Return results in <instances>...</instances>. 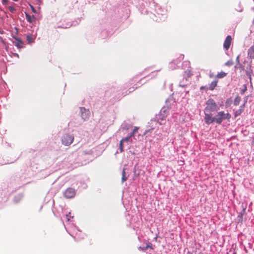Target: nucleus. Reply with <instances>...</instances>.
<instances>
[{
  "instance_id": "nucleus-35",
  "label": "nucleus",
  "mask_w": 254,
  "mask_h": 254,
  "mask_svg": "<svg viewBox=\"0 0 254 254\" xmlns=\"http://www.w3.org/2000/svg\"><path fill=\"white\" fill-rule=\"evenodd\" d=\"M0 33L2 34V32L0 31Z\"/></svg>"
},
{
  "instance_id": "nucleus-19",
  "label": "nucleus",
  "mask_w": 254,
  "mask_h": 254,
  "mask_svg": "<svg viewBox=\"0 0 254 254\" xmlns=\"http://www.w3.org/2000/svg\"><path fill=\"white\" fill-rule=\"evenodd\" d=\"M233 64V62L232 60L228 61L225 64V65L226 66H231Z\"/></svg>"
},
{
  "instance_id": "nucleus-14",
  "label": "nucleus",
  "mask_w": 254,
  "mask_h": 254,
  "mask_svg": "<svg viewBox=\"0 0 254 254\" xmlns=\"http://www.w3.org/2000/svg\"><path fill=\"white\" fill-rule=\"evenodd\" d=\"M227 73H225L223 71H221L217 74L216 77L218 78H222L226 76L227 75Z\"/></svg>"
},
{
  "instance_id": "nucleus-11",
  "label": "nucleus",
  "mask_w": 254,
  "mask_h": 254,
  "mask_svg": "<svg viewBox=\"0 0 254 254\" xmlns=\"http://www.w3.org/2000/svg\"><path fill=\"white\" fill-rule=\"evenodd\" d=\"M218 81L217 80H215L212 81L210 84L209 88L211 90H213L215 87H216L217 85Z\"/></svg>"
},
{
  "instance_id": "nucleus-4",
  "label": "nucleus",
  "mask_w": 254,
  "mask_h": 254,
  "mask_svg": "<svg viewBox=\"0 0 254 254\" xmlns=\"http://www.w3.org/2000/svg\"><path fill=\"white\" fill-rule=\"evenodd\" d=\"M75 193L76 192L74 189L69 188L64 191V195L66 198H71L74 197Z\"/></svg>"
},
{
  "instance_id": "nucleus-34",
  "label": "nucleus",
  "mask_w": 254,
  "mask_h": 254,
  "mask_svg": "<svg viewBox=\"0 0 254 254\" xmlns=\"http://www.w3.org/2000/svg\"><path fill=\"white\" fill-rule=\"evenodd\" d=\"M237 60H239V57H237Z\"/></svg>"
},
{
  "instance_id": "nucleus-24",
  "label": "nucleus",
  "mask_w": 254,
  "mask_h": 254,
  "mask_svg": "<svg viewBox=\"0 0 254 254\" xmlns=\"http://www.w3.org/2000/svg\"><path fill=\"white\" fill-rule=\"evenodd\" d=\"M150 245H151V244H147V245H146V247H143V248L142 249V250H143V251L146 250L148 249V248H150V247H151L150 246Z\"/></svg>"
},
{
  "instance_id": "nucleus-20",
  "label": "nucleus",
  "mask_w": 254,
  "mask_h": 254,
  "mask_svg": "<svg viewBox=\"0 0 254 254\" xmlns=\"http://www.w3.org/2000/svg\"><path fill=\"white\" fill-rule=\"evenodd\" d=\"M130 139V137L127 136L126 137L123 138L120 141H122V143H123V142L128 141Z\"/></svg>"
},
{
  "instance_id": "nucleus-13",
  "label": "nucleus",
  "mask_w": 254,
  "mask_h": 254,
  "mask_svg": "<svg viewBox=\"0 0 254 254\" xmlns=\"http://www.w3.org/2000/svg\"><path fill=\"white\" fill-rule=\"evenodd\" d=\"M122 181L123 183V182L126 181L128 178V176L126 175L125 169H124L122 171Z\"/></svg>"
},
{
  "instance_id": "nucleus-26",
  "label": "nucleus",
  "mask_w": 254,
  "mask_h": 254,
  "mask_svg": "<svg viewBox=\"0 0 254 254\" xmlns=\"http://www.w3.org/2000/svg\"><path fill=\"white\" fill-rule=\"evenodd\" d=\"M135 133L133 132H131L129 135L128 136L129 137H130V138H131V137L133 136L134 135Z\"/></svg>"
},
{
  "instance_id": "nucleus-22",
  "label": "nucleus",
  "mask_w": 254,
  "mask_h": 254,
  "mask_svg": "<svg viewBox=\"0 0 254 254\" xmlns=\"http://www.w3.org/2000/svg\"><path fill=\"white\" fill-rule=\"evenodd\" d=\"M22 44H20V43H17L16 44H15V46L18 48V49H21L22 48Z\"/></svg>"
},
{
  "instance_id": "nucleus-3",
  "label": "nucleus",
  "mask_w": 254,
  "mask_h": 254,
  "mask_svg": "<svg viewBox=\"0 0 254 254\" xmlns=\"http://www.w3.org/2000/svg\"><path fill=\"white\" fill-rule=\"evenodd\" d=\"M74 137L72 135L68 134H65L62 137V143L66 146L70 145L73 141Z\"/></svg>"
},
{
  "instance_id": "nucleus-28",
  "label": "nucleus",
  "mask_w": 254,
  "mask_h": 254,
  "mask_svg": "<svg viewBox=\"0 0 254 254\" xmlns=\"http://www.w3.org/2000/svg\"><path fill=\"white\" fill-rule=\"evenodd\" d=\"M247 90V88L246 87H245V88L243 90H242V92H241V94H244V93L245 92V91Z\"/></svg>"
},
{
  "instance_id": "nucleus-23",
  "label": "nucleus",
  "mask_w": 254,
  "mask_h": 254,
  "mask_svg": "<svg viewBox=\"0 0 254 254\" xmlns=\"http://www.w3.org/2000/svg\"><path fill=\"white\" fill-rule=\"evenodd\" d=\"M14 38L17 41V43H20L21 44H23L22 41L20 39L17 38L16 37H14Z\"/></svg>"
},
{
  "instance_id": "nucleus-5",
  "label": "nucleus",
  "mask_w": 254,
  "mask_h": 254,
  "mask_svg": "<svg viewBox=\"0 0 254 254\" xmlns=\"http://www.w3.org/2000/svg\"><path fill=\"white\" fill-rule=\"evenodd\" d=\"M80 111L81 113V117L84 121L88 119L90 116V112L88 110H86L84 107L80 108Z\"/></svg>"
},
{
  "instance_id": "nucleus-8",
  "label": "nucleus",
  "mask_w": 254,
  "mask_h": 254,
  "mask_svg": "<svg viewBox=\"0 0 254 254\" xmlns=\"http://www.w3.org/2000/svg\"><path fill=\"white\" fill-rule=\"evenodd\" d=\"M244 108H245V104L241 105L240 107V108L238 110H237L236 111H235V112L234 113V117L236 118L237 116H240L242 113V112L244 111Z\"/></svg>"
},
{
  "instance_id": "nucleus-16",
  "label": "nucleus",
  "mask_w": 254,
  "mask_h": 254,
  "mask_svg": "<svg viewBox=\"0 0 254 254\" xmlns=\"http://www.w3.org/2000/svg\"><path fill=\"white\" fill-rule=\"evenodd\" d=\"M26 20L28 22L31 23L32 22L33 18H34V16H31L29 14L26 13Z\"/></svg>"
},
{
  "instance_id": "nucleus-1",
  "label": "nucleus",
  "mask_w": 254,
  "mask_h": 254,
  "mask_svg": "<svg viewBox=\"0 0 254 254\" xmlns=\"http://www.w3.org/2000/svg\"><path fill=\"white\" fill-rule=\"evenodd\" d=\"M231 118V115L228 111L225 112L224 111H221L217 112L215 116H213L212 114H206L204 120L205 123L208 125L213 123H215L219 125L225 120L229 121Z\"/></svg>"
},
{
  "instance_id": "nucleus-30",
  "label": "nucleus",
  "mask_w": 254,
  "mask_h": 254,
  "mask_svg": "<svg viewBox=\"0 0 254 254\" xmlns=\"http://www.w3.org/2000/svg\"><path fill=\"white\" fill-rule=\"evenodd\" d=\"M184 55H181L180 57V59H181V60L184 59Z\"/></svg>"
},
{
  "instance_id": "nucleus-27",
  "label": "nucleus",
  "mask_w": 254,
  "mask_h": 254,
  "mask_svg": "<svg viewBox=\"0 0 254 254\" xmlns=\"http://www.w3.org/2000/svg\"><path fill=\"white\" fill-rule=\"evenodd\" d=\"M3 4H6L8 2V0H2Z\"/></svg>"
},
{
  "instance_id": "nucleus-10",
  "label": "nucleus",
  "mask_w": 254,
  "mask_h": 254,
  "mask_svg": "<svg viewBox=\"0 0 254 254\" xmlns=\"http://www.w3.org/2000/svg\"><path fill=\"white\" fill-rule=\"evenodd\" d=\"M248 56L251 59H254V46H252L248 50Z\"/></svg>"
},
{
  "instance_id": "nucleus-33",
  "label": "nucleus",
  "mask_w": 254,
  "mask_h": 254,
  "mask_svg": "<svg viewBox=\"0 0 254 254\" xmlns=\"http://www.w3.org/2000/svg\"><path fill=\"white\" fill-rule=\"evenodd\" d=\"M31 7H32V10L34 11V7L32 6Z\"/></svg>"
},
{
  "instance_id": "nucleus-21",
  "label": "nucleus",
  "mask_w": 254,
  "mask_h": 254,
  "mask_svg": "<svg viewBox=\"0 0 254 254\" xmlns=\"http://www.w3.org/2000/svg\"><path fill=\"white\" fill-rule=\"evenodd\" d=\"M120 150L121 152H122L124 151L123 143H122V141L120 142Z\"/></svg>"
},
{
  "instance_id": "nucleus-29",
  "label": "nucleus",
  "mask_w": 254,
  "mask_h": 254,
  "mask_svg": "<svg viewBox=\"0 0 254 254\" xmlns=\"http://www.w3.org/2000/svg\"><path fill=\"white\" fill-rule=\"evenodd\" d=\"M38 4H41L42 0H36Z\"/></svg>"
},
{
  "instance_id": "nucleus-6",
  "label": "nucleus",
  "mask_w": 254,
  "mask_h": 254,
  "mask_svg": "<svg viewBox=\"0 0 254 254\" xmlns=\"http://www.w3.org/2000/svg\"><path fill=\"white\" fill-rule=\"evenodd\" d=\"M232 37L230 35H228L223 44L224 48L226 49V50H228L231 45V42H232Z\"/></svg>"
},
{
  "instance_id": "nucleus-18",
  "label": "nucleus",
  "mask_w": 254,
  "mask_h": 254,
  "mask_svg": "<svg viewBox=\"0 0 254 254\" xmlns=\"http://www.w3.org/2000/svg\"><path fill=\"white\" fill-rule=\"evenodd\" d=\"M8 8L9 10L12 13H14L16 10L15 7L13 6H9Z\"/></svg>"
},
{
  "instance_id": "nucleus-25",
  "label": "nucleus",
  "mask_w": 254,
  "mask_h": 254,
  "mask_svg": "<svg viewBox=\"0 0 254 254\" xmlns=\"http://www.w3.org/2000/svg\"><path fill=\"white\" fill-rule=\"evenodd\" d=\"M138 129V127H135L134 128V129H133V130L132 132H133L134 133H135L137 131Z\"/></svg>"
},
{
  "instance_id": "nucleus-9",
  "label": "nucleus",
  "mask_w": 254,
  "mask_h": 254,
  "mask_svg": "<svg viewBox=\"0 0 254 254\" xmlns=\"http://www.w3.org/2000/svg\"><path fill=\"white\" fill-rule=\"evenodd\" d=\"M167 110H164L160 112L159 115V119L161 120H164L167 116Z\"/></svg>"
},
{
  "instance_id": "nucleus-31",
  "label": "nucleus",
  "mask_w": 254,
  "mask_h": 254,
  "mask_svg": "<svg viewBox=\"0 0 254 254\" xmlns=\"http://www.w3.org/2000/svg\"><path fill=\"white\" fill-rule=\"evenodd\" d=\"M204 88H205V87H204V86H201V87H200V89H201V90H202V89H204Z\"/></svg>"
},
{
  "instance_id": "nucleus-17",
  "label": "nucleus",
  "mask_w": 254,
  "mask_h": 254,
  "mask_svg": "<svg viewBox=\"0 0 254 254\" xmlns=\"http://www.w3.org/2000/svg\"><path fill=\"white\" fill-rule=\"evenodd\" d=\"M27 40L28 41V43L30 44L31 43L33 42V39L32 37V36L28 35L27 36Z\"/></svg>"
},
{
  "instance_id": "nucleus-32",
  "label": "nucleus",
  "mask_w": 254,
  "mask_h": 254,
  "mask_svg": "<svg viewBox=\"0 0 254 254\" xmlns=\"http://www.w3.org/2000/svg\"><path fill=\"white\" fill-rule=\"evenodd\" d=\"M253 143L254 144V137H253Z\"/></svg>"
},
{
  "instance_id": "nucleus-2",
  "label": "nucleus",
  "mask_w": 254,
  "mask_h": 254,
  "mask_svg": "<svg viewBox=\"0 0 254 254\" xmlns=\"http://www.w3.org/2000/svg\"><path fill=\"white\" fill-rule=\"evenodd\" d=\"M219 109V106L212 99H208L206 102L205 108L204 117L206 114H212V112H216Z\"/></svg>"
},
{
  "instance_id": "nucleus-7",
  "label": "nucleus",
  "mask_w": 254,
  "mask_h": 254,
  "mask_svg": "<svg viewBox=\"0 0 254 254\" xmlns=\"http://www.w3.org/2000/svg\"><path fill=\"white\" fill-rule=\"evenodd\" d=\"M246 211L245 209H243L242 211L239 214V215L238 216V220L239 222H242L243 221H247V219H246Z\"/></svg>"
},
{
  "instance_id": "nucleus-15",
  "label": "nucleus",
  "mask_w": 254,
  "mask_h": 254,
  "mask_svg": "<svg viewBox=\"0 0 254 254\" xmlns=\"http://www.w3.org/2000/svg\"><path fill=\"white\" fill-rule=\"evenodd\" d=\"M241 101V98L239 96H237L235 99L234 104L235 106H238Z\"/></svg>"
},
{
  "instance_id": "nucleus-12",
  "label": "nucleus",
  "mask_w": 254,
  "mask_h": 254,
  "mask_svg": "<svg viewBox=\"0 0 254 254\" xmlns=\"http://www.w3.org/2000/svg\"><path fill=\"white\" fill-rule=\"evenodd\" d=\"M64 217H65L64 221H73L72 220L73 219V216H71L70 212H69L68 214H66Z\"/></svg>"
}]
</instances>
